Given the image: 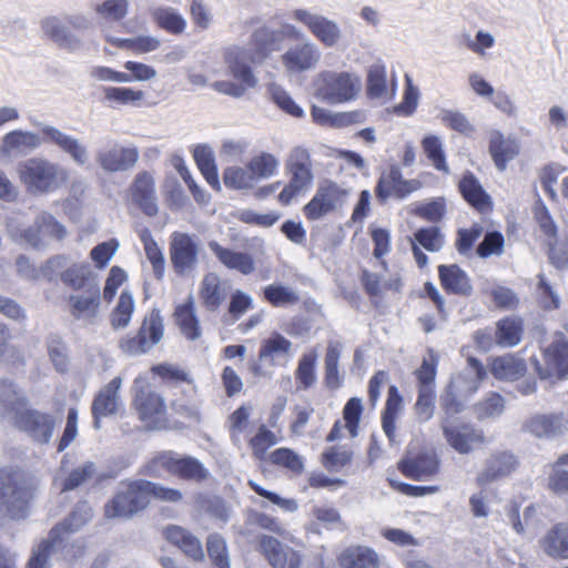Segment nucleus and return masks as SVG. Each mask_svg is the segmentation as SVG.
Segmentation results:
<instances>
[{
  "mask_svg": "<svg viewBox=\"0 0 568 568\" xmlns=\"http://www.w3.org/2000/svg\"><path fill=\"white\" fill-rule=\"evenodd\" d=\"M200 252L201 243L196 235L183 232L171 234L170 260L178 275L187 276L196 271Z\"/></svg>",
  "mask_w": 568,
  "mask_h": 568,
  "instance_id": "1a4fd4ad",
  "label": "nucleus"
},
{
  "mask_svg": "<svg viewBox=\"0 0 568 568\" xmlns=\"http://www.w3.org/2000/svg\"><path fill=\"white\" fill-rule=\"evenodd\" d=\"M286 171L291 179L278 194V201L288 205L301 193L306 192L313 184L312 160L305 148H294L286 160Z\"/></svg>",
  "mask_w": 568,
  "mask_h": 568,
  "instance_id": "39448f33",
  "label": "nucleus"
},
{
  "mask_svg": "<svg viewBox=\"0 0 568 568\" xmlns=\"http://www.w3.org/2000/svg\"><path fill=\"white\" fill-rule=\"evenodd\" d=\"M133 199L146 215L155 216L158 214L154 180L148 172L136 175L133 186Z\"/></svg>",
  "mask_w": 568,
  "mask_h": 568,
  "instance_id": "2f4dec72",
  "label": "nucleus"
},
{
  "mask_svg": "<svg viewBox=\"0 0 568 568\" xmlns=\"http://www.w3.org/2000/svg\"><path fill=\"white\" fill-rule=\"evenodd\" d=\"M97 474V468L94 463L87 462L83 465L74 468L68 477L64 479L62 485V491H69L73 490L84 483H87L89 479L93 478Z\"/></svg>",
  "mask_w": 568,
  "mask_h": 568,
  "instance_id": "680f3d73",
  "label": "nucleus"
},
{
  "mask_svg": "<svg viewBox=\"0 0 568 568\" xmlns=\"http://www.w3.org/2000/svg\"><path fill=\"white\" fill-rule=\"evenodd\" d=\"M438 276L446 292L460 296L471 295L473 285L470 280L467 273L457 264L439 265Z\"/></svg>",
  "mask_w": 568,
  "mask_h": 568,
  "instance_id": "c756f323",
  "label": "nucleus"
},
{
  "mask_svg": "<svg viewBox=\"0 0 568 568\" xmlns=\"http://www.w3.org/2000/svg\"><path fill=\"white\" fill-rule=\"evenodd\" d=\"M317 352L310 351L304 353L298 359V364L295 371V379L298 384V388L308 389L317 381L316 376V363H317Z\"/></svg>",
  "mask_w": 568,
  "mask_h": 568,
  "instance_id": "49530a36",
  "label": "nucleus"
},
{
  "mask_svg": "<svg viewBox=\"0 0 568 568\" xmlns=\"http://www.w3.org/2000/svg\"><path fill=\"white\" fill-rule=\"evenodd\" d=\"M422 148L428 161L437 170L445 174H449L450 170L446 162L444 144L437 135H426L422 140Z\"/></svg>",
  "mask_w": 568,
  "mask_h": 568,
  "instance_id": "09e8293b",
  "label": "nucleus"
},
{
  "mask_svg": "<svg viewBox=\"0 0 568 568\" xmlns=\"http://www.w3.org/2000/svg\"><path fill=\"white\" fill-rule=\"evenodd\" d=\"M134 312V298L128 291H123L119 297L118 304L111 313V325L114 329L125 328L132 318Z\"/></svg>",
  "mask_w": 568,
  "mask_h": 568,
  "instance_id": "603ef678",
  "label": "nucleus"
},
{
  "mask_svg": "<svg viewBox=\"0 0 568 568\" xmlns=\"http://www.w3.org/2000/svg\"><path fill=\"white\" fill-rule=\"evenodd\" d=\"M11 419L18 429L39 444H48L52 438L55 418L51 414L29 408L27 405Z\"/></svg>",
  "mask_w": 568,
  "mask_h": 568,
  "instance_id": "f8f14e48",
  "label": "nucleus"
},
{
  "mask_svg": "<svg viewBox=\"0 0 568 568\" xmlns=\"http://www.w3.org/2000/svg\"><path fill=\"white\" fill-rule=\"evenodd\" d=\"M291 17L302 23L326 48H334L342 39V30L335 20L307 9H295Z\"/></svg>",
  "mask_w": 568,
  "mask_h": 568,
  "instance_id": "9b49d317",
  "label": "nucleus"
},
{
  "mask_svg": "<svg viewBox=\"0 0 568 568\" xmlns=\"http://www.w3.org/2000/svg\"><path fill=\"white\" fill-rule=\"evenodd\" d=\"M545 554L552 558H568V525L558 524L541 540Z\"/></svg>",
  "mask_w": 568,
  "mask_h": 568,
  "instance_id": "4c0bfd02",
  "label": "nucleus"
},
{
  "mask_svg": "<svg viewBox=\"0 0 568 568\" xmlns=\"http://www.w3.org/2000/svg\"><path fill=\"white\" fill-rule=\"evenodd\" d=\"M42 30L47 37L62 49L77 51L82 47L81 39L55 17L44 19L42 21Z\"/></svg>",
  "mask_w": 568,
  "mask_h": 568,
  "instance_id": "72a5a7b5",
  "label": "nucleus"
},
{
  "mask_svg": "<svg viewBox=\"0 0 568 568\" xmlns=\"http://www.w3.org/2000/svg\"><path fill=\"white\" fill-rule=\"evenodd\" d=\"M164 536L190 558L194 560H202L204 558L200 539L184 528L180 526H169L164 530Z\"/></svg>",
  "mask_w": 568,
  "mask_h": 568,
  "instance_id": "f704fd0d",
  "label": "nucleus"
},
{
  "mask_svg": "<svg viewBox=\"0 0 568 568\" xmlns=\"http://www.w3.org/2000/svg\"><path fill=\"white\" fill-rule=\"evenodd\" d=\"M164 324L160 311L153 310L143 321L138 334L123 338L120 343L122 351L130 355L149 352L163 337Z\"/></svg>",
  "mask_w": 568,
  "mask_h": 568,
  "instance_id": "9d476101",
  "label": "nucleus"
},
{
  "mask_svg": "<svg viewBox=\"0 0 568 568\" xmlns=\"http://www.w3.org/2000/svg\"><path fill=\"white\" fill-rule=\"evenodd\" d=\"M278 160L267 152L253 156L247 163V169L251 170L256 183L274 176L278 171Z\"/></svg>",
  "mask_w": 568,
  "mask_h": 568,
  "instance_id": "8fccbe9b",
  "label": "nucleus"
},
{
  "mask_svg": "<svg viewBox=\"0 0 568 568\" xmlns=\"http://www.w3.org/2000/svg\"><path fill=\"white\" fill-rule=\"evenodd\" d=\"M39 128L42 135H44L45 143L55 145L77 165L84 166L88 164L90 152L81 140L52 125L40 123Z\"/></svg>",
  "mask_w": 568,
  "mask_h": 568,
  "instance_id": "a211bd4d",
  "label": "nucleus"
},
{
  "mask_svg": "<svg viewBox=\"0 0 568 568\" xmlns=\"http://www.w3.org/2000/svg\"><path fill=\"white\" fill-rule=\"evenodd\" d=\"M420 187V181L416 179L405 180L399 166L392 165L387 172L381 174L376 185V195L381 201L390 196L405 199Z\"/></svg>",
  "mask_w": 568,
  "mask_h": 568,
  "instance_id": "aec40b11",
  "label": "nucleus"
},
{
  "mask_svg": "<svg viewBox=\"0 0 568 568\" xmlns=\"http://www.w3.org/2000/svg\"><path fill=\"white\" fill-rule=\"evenodd\" d=\"M24 394L17 385L8 381H0V413L12 418L20 409L27 406Z\"/></svg>",
  "mask_w": 568,
  "mask_h": 568,
  "instance_id": "a19ab883",
  "label": "nucleus"
},
{
  "mask_svg": "<svg viewBox=\"0 0 568 568\" xmlns=\"http://www.w3.org/2000/svg\"><path fill=\"white\" fill-rule=\"evenodd\" d=\"M129 0H103L93 7L94 12L101 19L110 22H119L129 14Z\"/></svg>",
  "mask_w": 568,
  "mask_h": 568,
  "instance_id": "864d4df0",
  "label": "nucleus"
},
{
  "mask_svg": "<svg viewBox=\"0 0 568 568\" xmlns=\"http://www.w3.org/2000/svg\"><path fill=\"white\" fill-rule=\"evenodd\" d=\"M403 404V397L398 392V388L392 385L388 389L386 407L382 418V425L384 433L393 440L395 435V420L397 413L399 412Z\"/></svg>",
  "mask_w": 568,
  "mask_h": 568,
  "instance_id": "3c124183",
  "label": "nucleus"
},
{
  "mask_svg": "<svg viewBox=\"0 0 568 568\" xmlns=\"http://www.w3.org/2000/svg\"><path fill=\"white\" fill-rule=\"evenodd\" d=\"M174 475L182 479L201 481L209 475L204 465L194 457H179Z\"/></svg>",
  "mask_w": 568,
  "mask_h": 568,
  "instance_id": "6e6d98bb",
  "label": "nucleus"
},
{
  "mask_svg": "<svg viewBox=\"0 0 568 568\" xmlns=\"http://www.w3.org/2000/svg\"><path fill=\"white\" fill-rule=\"evenodd\" d=\"M28 491L20 475L11 469H0V511L12 519L27 516Z\"/></svg>",
  "mask_w": 568,
  "mask_h": 568,
  "instance_id": "6e6552de",
  "label": "nucleus"
},
{
  "mask_svg": "<svg viewBox=\"0 0 568 568\" xmlns=\"http://www.w3.org/2000/svg\"><path fill=\"white\" fill-rule=\"evenodd\" d=\"M337 562L341 568H379L378 555L366 546L345 548L338 555Z\"/></svg>",
  "mask_w": 568,
  "mask_h": 568,
  "instance_id": "473e14b6",
  "label": "nucleus"
},
{
  "mask_svg": "<svg viewBox=\"0 0 568 568\" xmlns=\"http://www.w3.org/2000/svg\"><path fill=\"white\" fill-rule=\"evenodd\" d=\"M144 480L122 483L115 496L104 506V515L108 519H129L144 509L150 500L146 498Z\"/></svg>",
  "mask_w": 568,
  "mask_h": 568,
  "instance_id": "0eeeda50",
  "label": "nucleus"
},
{
  "mask_svg": "<svg viewBox=\"0 0 568 568\" xmlns=\"http://www.w3.org/2000/svg\"><path fill=\"white\" fill-rule=\"evenodd\" d=\"M274 465L285 467L295 474H301L304 463L301 456L290 448H277L270 456Z\"/></svg>",
  "mask_w": 568,
  "mask_h": 568,
  "instance_id": "0e129e2a",
  "label": "nucleus"
},
{
  "mask_svg": "<svg viewBox=\"0 0 568 568\" xmlns=\"http://www.w3.org/2000/svg\"><path fill=\"white\" fill-rule=\"evenodd\" d=\"M17 173L24 190L32 196L58 191L68 180V172L60 164L44 158H30L17 165Z\"/></svg>",
  "mask_w": 568,
  "mask_h": 568,
  "instance_id": "f03ea898",
  "label": "nucleus"
},
{
  "mask_svg": "<svg viewBox=\"0 0 568 568\" xmlns=\"http://www.w3.org/2000/svg\"><path fill=\"white\" fill-rule=\"evenodd\" d=\"M489 152L496 166L504 171L507 163L519 152V148L514 140L505 139L500 132H494L490 138Z\"/></svg>",
  "mask_w": 568,
  "mask_h": 568,
  "instance_id": "ea45409f",
  "label": "nucleus"
},
{
  "mask_svg": "<svg viewBox=\"0 0 568 568\" xmlns=\"http://www.w3.org/2000/svg\"><path fill=\"white\" fill-rule=\"evenodd\" d=\"M264 298L275 307H284L298 303V294L283 285V284H270L263 288Z\"/></svg>",
  "mask_w": 568,
  "mask_h": 568,
  "instance_id": "5fc2aeb1",
  "label": "nucleus"
},
{
  "mask_svg": "<svg viewBox=\"0 0 568 568\" xmlns=\"http://www.w3.org/2000/svg\"><path fill=\"white\" fill-rule=\"evenodd\" d=\"M156 24L172 34H180L186 28V20L178 10L169 7H159L152 11Z\"/></svg>",
  "mask_w": 568,
  "mask_h": 568,
  "instance_id": "de8ad7c7",
  "label": "nucleus"
},
{
  "mask_svg": "<svg viewBox=\"0 0 568 568\" xmlns=\"http://www.w3.org/2000/svg\"><path fill=\"white\" fill-rule=\"evenodd\" d=\"M292 342L280 333H273L262 342L258 358L270 365H276L280 359L291 357Z\"/></svg>",
  "mask_w": 568,
  "mask_h": 568,
  "instance_id": "c9c22d12",
  "label": "nucleus"
},
{
  "mask_svg": "<svg viewBox=\"0 0 568 568\" xmlns=\"http://www.w3.org/2000/svg\"><path fill=\"white\" fill-rule=\"evenodd\" d=\"M303 32L291 23H282L280 28L262 26L251 36L248 48L230 45L224 51V60L232 77L248 85H256L250 63L262 62L271 53L278 51L286 39L298 40Z\"/></svg>",
  "mask_w": 568,
  "mask_h": 568,
  "instance_id": "f257e3e1",
  "label": "nucleus"
},
{
  "mask_svg": "<svg viewBox=\"0 0 568 568\" xmlns=\"http://www.w3.org/2000/svg\"><path fill=\"white\" fill-rule=\"evenodd\" d=\"M260 547L273 568H301V557L271 536H262Z\"/></svg>",
  "mask_w": 568,
  "mask_h": 568,
  "instance_id": "a878e982",
  "label": "nucleus"
},
{
  "mask_svg": "<svg viewBox=\"0 0 568 568\" xmlns=\"http://www.w3.org/2000/svg\"><path fill=\"white\" fill-rule=\"evenodd\" d=\"M490 371L497 379L516 381L525 375L527 365L521 357L508 354L494 358Z\"/></svg>",
  "mask_w": 568,
  "mask_h": 568,
  "instance_id": "e433bc0d",
  "label": "nucleus"
},
{
  "mask_svg": "<svg viewBox=\"0 0 568 568\" xmlns=\"http://www.w3.org/2000/svg\"><path fill=\"white\" fill-rule=\"evenodd\" d=\"M133 405L140 419L149 429L163 426L166 406L163 397L151 387L146 375H139L133 383Z\"/></svg>",
  "mask_w": 568,
  "mask_h": 568,
  "instance_id": "423d86ee",
  "label": "nucleus"
},
{
  "mask_svg": "<svg viewBox=\"0 0 568 568\" xmlns=\"http://www.w3.org/2000/svg\"><path fill=\"white\" fill-rule=\"evenodd\" d=\"M524 429L538 438H556L568 432V416L536 414L525 422Z\"/></svg>",
  "mask_w": 568,
  "mask_h": 568,
  "instance_id": "4be33fe9",
  "label": "nucleus"
},
{
  "mask_svg": "<svg viewBox=\"0 0 568 568\" xmlns=\"http://www.w3.org/2000/svg\"><path fill=\"white\" fill-rule=\"evenodd\" d=\"M92 518V508L88 503H79L70 516L61 524L55 525L49 532L48 539L42 540L33 548L27 568H49V558L52 549L64 540V535L79 530Z\"/></svg>",
  "mask_w": 568,
  "mask_h": 568,
  "instance_id": "7ed1b4c3",
  "label": "nucleus"
},
{
  "mask_svg": "<svg viewBox=\"0 0 568 568\" xmlns=\"http://www.w3.org/2000/svg\"><path fill=\"white\" fill-rule=\"evenodd\" d=\"M523 332L524 325L519 317H504L496 324V343L501 347H514L520 343Z\"/></svg>",
  "mask_w": 568,
  "mask_h": 568,
  "instance_id": "58836bf2",
  "label": "nucleus"
},
{
  "mask_svg": "<svg viewBox=\"0 0 568 568\" xmlns=\"http://www.w3.org/2000/svg\"><path fill=\"white\" fill-rule=\"evenodd\" d=\"M545 366L534 357L531 362L541 379L568 378V341L562 336H556L552 342L544 351Z\"/></svg>",
  "mask_w": 568,
  "mask_h": 568,
  "instance_id": "ddd939ff",
  "label": "nucleus"
},
{
  "mask_svg": "<svg viewBox=\"0 0 568 568\" xmlns=\"http://www.w3.org/2000/svg\"><path fill=\"white\" fill-rule=\"evenodd\" d=\"M90 265L87 262L73 263L67 265L65 270L61 273V281L64 285L74 291L85 288V282L90 276Z\"/></svg>",
  "mask_w": 568,
  "mask_h": 568,
  "instance_id": "4d7b16f0",
  "label": "nucleus"
},
{
  "mask_svg": "<svg viewBox=\"0 0 568 568\" xmlns=\"http://www.w3.org/2000/svg\"><path fill=\"white\" fill-rule=\"evenodd\" d=\"M386 67L376 62L368 68L366 80V92L371 99L393 100L396 95L397 83L395 77L388 87Z\"/></svg>",
  "mask_w": 568,
  "mask_h": 568,
  "instance_id": "c85d7f7f",
  "label": "nucleus"
},
{
  "mask_svg": "<svg viewBox=\"0 0 568 568\" xmlns=\"http://www.w3.org/2000/svg\"><path fill=\"white\" fill-rule=\"evenodd\" d=\"M347 194V191L336 183L325 182L317 187L313 199L304 206V214L308 220H320L336 205L342 204Z\"/></svg>",
  "mask_w": 568,
  "mask_h": 568,
  "instance_id": "6ab92c4d",
  "label": "nucleus"
},
{
  "mask_svg": "<svg viewBox=\"0 0 568 568\" xmlns=\"http://www.w3.org/2000/svg\"><path fill=\"white\" fill-rule=\"evenodd\" d=\"M458 189L463 197L479 212H486L491 209V199L484 190L478 179L471 173L466 172L458 183Z\"/></svg>",
  "mask_w": 568,
  "mask_h": 568,
  "instance_id": "7c9ffc66",
  "label": "nucleus"
},
{
  "mask_svg": "<svg viewBox=\"0 0 568 568\" xmlns=\"http://www.w3.org/2000/svg\"><path fill=\"white\" fill-rule=\"evenodd\" d=\"M70 315L85 325L97 322L101 306V290L98 284H90L84 290L72 293L67 298Z\"/></svg>",
  "mask_w": 568,
  "mask_h": 568,
  "instance_id": "2eb2a0df",
  "label": "nucleus"
},
{
  "mask_svg": "<svg viewBox=\"0 0 568 568\" xmlns=\"http://www.w3.org/2000/svg\"><path fill=\"white\" fill-rule=\"evenodd\" d=\"M174 316L182 334L186 338L195 341L201 336V327L191 297L186 303L175 308Z\"/></svg>",
  "mask_w": 568,
  "mask_h": 568,
  "instance_id": "79ce46f5",
  "label": "nucleus"
},
{
  "mask_svg": "<svg viewBox=\"0 0 568 568\" xmlns=\"http://www.w3.org/2000/svg\"><path fill=\"white\" fill-rule=\"evenodd\" d=\"M207 246L227 270L236 271L242 275H250L255 271V261L250 253L224 247L217 241H210Z\"/></svg>",
  "mask_w": 568,
  "mask_h": 568,
  "instance_id": "cd10ccee",
  "label": "nucleus"
},
{
  "mask_svg": "<svg viewBox=\"0 0 568 568\" xmlns=\"http://www.w3.org/2000/svg\"><path fill=\"white\" fill-rule=\"evenodd\" d=\"M230 283L217 273H206L200 282L199 297L202 305L210 312L217 311L227 298Z\"/></svg>",
  "mask_w": 568,
  "mask_h": 568,
  "instance_id": "5701e85b",
  "label": "nucleus"
},
{
  "mask_svg": "<svg viewBox=\"0 0 568 568\" xmlns=\"http://www.w3.org/2000/svg\"><path fill=\"white\" fill-rule=\"evenodd\" d=\"M415 241L429 252H438L445 244L444 235L436 226L422 227L414 234Z\"/></svg>",
  "mask_w": 568,
  "mask_h": 568,
  "instance_id": "e2e57ef3",
  "label": "nucleus"
},
{
  "mask_svg": "<svg viewBox=\"0 0 568 568\" xmlns=\"http://www.w3.org/2000/svg\"><path fill=\"white\" fill-rule=\"evenodd\" d=\"M207 554L217 568H230V560L225 540L219 535L207 538Z\"/></svg>",
  "mask_w": 568,
  "mask_h": 568,
  "instance_id": "774afa93",
  "label": "nucleus"
},
{
  "mask_svg": "<svg viewBox=\"0 0 568 568\" xmlns=\"http://www.w3.org/2000/svg\"><path fill=\"white\" fill-rule=\"evenodd\" d=\"M122 386V378L116 376L111 379L94 397L92 403L93 426L101 428V419L118 412L120 407L119 390Z\"/></svg>",
  "mask_w": 568,
  "mask_h": 568,
  "instance_id": "412c9836",
  "label": "nucleus"
},
{
  "mask_svg": "<svg viewBox=\"0 0 568 568\" xmlns=\"http://www.w3.org/2000/svg\"><path fill=\"white\" fill-rule=\"evenodd\" d=\"M316 97L331 104L356 99L361 91V78L353 72L322 71L316 79Z\"/></svg>",
  "mask_w": 568,
  "mask_h": 568,
  "instance_id": "20e7f679",
  "label": "nucleus"
},
{
  "mask_svg": "<svg viewBox=\"0 0 568 568\" xmlns=\"http://www.w3.org/2000/svg\"><path fill=\"white\" fill-rule=\"evenodd\" d=\"M322 58L321 50L310 39L290 47L281 57V62L290 74L303 73L317 67Z\"/></svg>",
  "mask_w": 568,
  "mask_h": 568,
  "instance_id": "dca6fc26",
  "label": "nucleus"
},
{
  "mask_svg": "<svg viewBox=\"0 0 568 568\" xmlns=\"http://www.w3.org/2000/svg\"><path fill=\"white\" fill-rule=\"evenodd\" d=\"M102 92L104 101L112 108L121 105L136 106L144 97L142 91L124 87H103Z\"/></svg>",
  "mask_w": 568,
  "mask_h": 568,
  "instance_id": "a18cd8bd",
  "label": "nucleus"
},
{
  "mask_svg": "<svg viewBox=\"0 0 568 568\" xmlns=\"http://www.w3.org/2000/svg\"><path fill=\"white\" fill-rule=\"evenodd\" d=\"M44 142L32 131L13 130L8 132L0 145V154L6 156L28 155L39 149Z\"/></svg>",
  "mask_w": 568,
  "mask_h": 568,
  "instance_id": "393cba45",
  "label": "nucleus"
},
{
  "mask_svg": "<svg viewBox=\"0 0 568 568\" xmlns=\"http://www.w3.org/2000/svg\"><path fill=\"white\" fill-rule=\"evenodd\" d=\"M224 184L234 190L252 189L256 182L251 170L241 166H230L223 173Z\"/></svg>",
  "mask_w": 568,
  "mask_h": 568,
  "instance_id": "13d9d810",
  "label": "nucleus"
},
{
  "mask_svg": "<svg viewBox=\"0 0 568 568\" xmlns=\"http://www.w3.org/2000/svg\"><path fill=\"white\" fill-rule=\"evenodd\" d=\"M139 156L140 153L136 146H124L114 140H110L97 151L98 164L109 173L125 172L133 169Z\"/></svg>",
  "mask_w": 568,
  "mask_h": 568,
  "instance_id": "4468645a",
  "label": "nucleus"
},
{
  "mask_svg": "<svg viewBox=\"0 0 568 568\" xmlns=\"http://www.w3.org/2000/svg\"><path fill=\"white\" fill-rule=\"evenodd\" d=\"M435 389L424 386L418 389L417 400L414 405V412L420 423H426L433 418L435 412Z\"/></svg>",
  "mask_w": 568,
  "mask_h": 568,
  "instance_id": "052dcab7",
  "label": "nucleus"
},
{
  "mask_svg": "<svg viewBox=\"0 0 568 568\" xmlns=\"http://www.w3.org/2000/svg\"><path fill=\"white\" fill-rule=\"evenodd\" d=\"M515 455L501 452L489 456L481 470L478 473L476 481L479 486H487L510 475L517 467Z\"/></svg>",
  "mask_w": 568,
  "mask_h": 568,
  "instance_id": "b1692460",
  "label": "nucleus"
},
{
  "mask_svg": "<svg viewBox=\"0 0 568 568\" xmlns=\"http://www.w3.org/2000/svg\"><path fill=\"white\" fill-rule=\"evenodd\" d=\"M400 471L415 480H428L439 471V459L434 452H423L399 464Z\"/></svg>",
  "mask_w": 568,
  "mask_h": 568,
  "instance_id": "bb28decb",
  "label": "nucleus"
},
{
  "mask_svg": "<svg viewBox=\"0 0 568 568\" xmlns=\"http://www.w3.org/2000/svg\"><path fill=\"white\" fill-rule=\"evenodd\" d=\"M179 456L173 452H163L155 456L148 465V474L153 477H160L164 471L175 473Z\"/></svg>",
  "mask_w": 568,
  "mask_h": 568,
  "instance_id": "69168bd1",
  "label": "nucleus"
},
{
  "mask_svg": "<svg viewBox=\"0 0 568 568\" xmlns=\"http://www.w3.org/2000/svg\"><path fill=\"white\" fill-rule=\"evenodd\" d=\"M276 443L277 438L275 434L265 425H261L257 433L248 442L253 456L260 460L266 458L267 450Z\"/></svg>",
  "mask_w": 568,
  "mask_h": 568,
  "instance_id": "bf43d9fd",
  "label": "nucleus"
},
{
  "mask_svg": "<svg viewBox=\"0 0 568 568\" xmlns=\"http://www.w3.org/2000/svg\"><path fill=\"white\" fill-rule=\"evenodd\" d=\"M442 429L446 442L459 454H469L475 447L485 442L480 430L470 424L453 420L448 417L443 419Z\"/></svg>",
  "mask_w": 568,
  "mask_h": 568,
  "instance_id": "f3484780",
  "label": "nucleus"
},
{
  "mask_svg": "<svg viewBox=\"0 0 568 568\" xmlns=\"http://www.w3.org/2000/svg\"><path fill=\"white\" fill-rule=\"evenodd\" d=\"M8 232L16 242L24 243L33 248H42L44 246L38 216L34 219L33 224L29 226H22L13 221L9 222Z\"/></svg>",
  "mask_w": 568,
  "mask_h": 568,
  "instance_id": "c03bdc74",
  "label": "nucleus"
},
{
  "mask_svg": "<svg viewBox=\"0 0 568 568\" xmlns=\"http://www.w3.org/2000/svg\"><path fill=\"white\" fill-rule=\"evenodd\" d=\"M194 160L206 182L215 190H220L217 168L212 149L209 145H197L194 150Z\"/></svg>",
  "mask_w": 568,
  "mask_h": 568,
  "instance_id": "37998d69",
  "label": "nucleus"
},
{
  "mask_svg": "<svg viewBox=\"0 0 568 568\" xmlns=\"http://www.w3.org/2000/svg\"><path fill=\"white\" fill-rule=\"evenodd\" d=\"M406 87L402 102L394 108V112L398 115L409 116L412 115L419 100V90L414 85L413 80L409 75L405 77Z\"/></svg>",
  "mask_w": 568,
  "mask_h": 568,
  "instance_id": "338daca9",
  "label": "nucleus"
}]
</instances>
